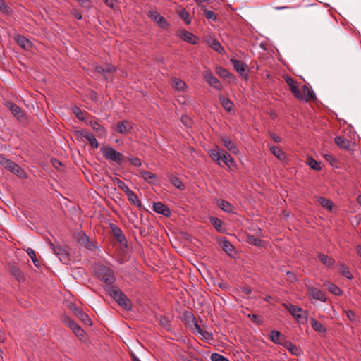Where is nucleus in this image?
<instances>
[{
	"label": "nucleus",
	"instance_id": "a211bd4d",
	"mask_svg": "<svg viewBox=\"0 0 361 361\" xmlns=\"http://www.w3.org/2000/svg\"><path fill=\"white\" fill-rule=\"evenodd\" d=\"M73 312L75 315L86 325L90 326L92 324L91 320L88 315L84 312L82 310L77 307L73 308Z\"/></svg>",
	"mask_w": 361,
	"mask_h": 361
},
{
	"label": "nucleus",
	"instance_id": "e433bc0d",
	"mask_svg": "<svg viewBox=\"0 0 361 361\" xmlns=\"http://www.w3.org/2000/svg\"><path fill=\"white\" fill-rule=\"evenodd\" d=\"M318 202L324 208L326 209L327 210L331 211L332 209L333 203L331 200L319 197L318 198Z\"/></svg>",
	"mask_w": 361,
	"mask_h": 361
},
{
	"label": "nucleus",
	"instance_id": "cd10ccee",
	"mask_svg": "<svg viewBox=\"0 0 361 361\" xmlns=\"http://www.w3.org/2000/svg\"><path fill=\"white\" fill-rule=\"evenodd\" d=\"M168 178L169 180H170V182L178 189L180 190H183L185 189V185L183 183V182L181 181V180L172 175V174H168Z\"/></svg>",
	"mask_w": 361,
	"mask_h": 361
},
{
	"label": "nucleus",
	"instance_id": "f257e3e1",
	"mask_svg": "<svg viewBox=\"0 0 361 361\" xmlns=\"http://www.w3.org/2000/svg\"><path fill=\"white\" fill-rule=\"evenodd\" d=\"M94 269L97 276L106 284L111 285L116 281L114 272L109 265L99 263Z\"/></svg>",
	"mask_w": 361,
	"mask_h": 361
},
{
	"label": "nucleus",
	"instance_id": "ea45409f",
	"mask_svg": "<svg viewBox=\"0 0 361 361\" xmlns=\"http://www.w3.org/2000/svg\"><path fill=\"white\" fill-rule=\"evenodd\" d=\"M339 272L343 276L348 278V279H353V275L350 273L349 268L347 266H345V264H341V266L339 267Z\"/></svg>",
	"mask_w": 361,
	"mask_h": 361
},
{
	"label": "nucleus",
	"instance_id": "052dcab7",
	"mask_svg": "<svg viewBox=\"0 0 361 361\" xmlns=\"http://www.w3.org/2000/svg\"><path fill=\"white\" fill-rule=\"evenodd\" d=\"M218 73L224 78L228 77L230 75V73L227 70L221 68H219Z\"/></svg>",
	"mask_w": 361,
	"mask_h": 361
},
{
	"label": "nucleus",
	"instance_id": "4d7b16f0",
	"mask_svg": "<svg viewBox=\"0 0 361 361\" xmlns=\"http://www.w3.org/2000/svg\"><path fill=\"white\" fill-rule=\"evenodd\" d=\"M0 11L4 13H9V8L4 0H0Z\"/></svg>",
	"mask_w": 361,
	"mask_h": 361
},
{
	"label": "nucleus",
	"instance_id": "f03ea898",
	"mask_svg": "<svg viewBox=\"0 0 361 361\" xmlns=\"http://www.w3.org/2000/svg\"><path fill=\"white\" fill-rule=\"evenodd\" d=\"M109 295L116 301V302L123 309L129 310L131 309V304L126 295L118 288L113 286L108 288Z\"/></svg>",
	"mask_w": 361,
	"mask_h": 361
},
{
	"label": "nucleus",
	"instance_id": "37998d69",
	"mask_svg": "<svg viewBox=\"0 0 361 361\" xmlns=\"http://www.w3.org/2000/svg\"><path fill=\"white\" fill-rule=\"evenodd\" d=\"M326 286L328 290L335 295H341L342 294V290L336 285L329 283Z\"/></svg>",
	"mask_w": 361,
	"mask_h": 361
},
{
	"label": "nucleus",
	"instance_id": "1a4fd4ad",
	"mask_svg": "<svg viewBox=\"0 0 361 361\" xmlns=\"http://www.w3.org/2000/svg\"><path fill=\"white\" fill-rule=\"evenodd\" d=\"M133 129L131 122L128 121H122L117 123L115 130L121 134H126Z\"/></svg>",
	"mask_w": 361,
	"mask_h": 361
},
{
	"label": "nucleus",
	"instance_id": "423d86ee",
	"mask_svg": "<svg viewBox=\"0 0 361 361\" xmlns=\"http://www.w3.org/2000/svg\"><path fill=\"white\" fill-rule=\"evenodd\" d=\"M111 229L115 238L123 245L127 247V240L123 231L115 224H111Z\"/></svg>",
	"mask_w": 361,
	"mask_h": 361
},
{
	"label": "nucleus",
	"instance_id": "72a5a7b5",
	"mask_svg": "<svg viewBox=\"0 0 361 361\" xmlns=\"http://www.w3.org/2000/svg\"><path fill=\"white\" fill-rule=\"evenodd\" d=\"M310 322H311V326L314 329V331H316L317 332H320V333L326 332V329L318 321L315 320L314 319H311Z\"/></svg>",
	"mask_w": 361,
	"mask_h": 361
},
{
	"label": "nucleus",
	"instance_id": "603ef678",
	"mask_svg": "<svg viewBox=\"0 0 361 361\" xmlns=\"http://www.w3.org/2000/svg\"><path fill=\"white\" fill-rule=\"evenodd\" d=\"M155 19L157 20V23L159 25L160 27L163 28H166L167 27L168 23L164 17L159 15H157L155 16Z\"/></svg>",
	"mask_w": 361,
	"mask_h": 361
},
{
	"label": "nucleus",
	"instance_id": "f3484780",
	"mask_svg": "<svg viewBox=\"0 0 361 361\" xmlns=\"http://www.w3.org/2000/svg\"><path fill=\"white\" fill-rule=\"evenodd\" d=\"M204 78H206L207 82L213 87L221 90V86L219 84V80L210 72L205 71Z\"/></svg>",
	"mask_w": 361,
	"mask_h": 361
},
{
	"label": "nucleus",
	"instance_id": "9d476101",
	"mask_svg": "<svg viewBox=\"0 0 361 361\" xmlns=\"http://www.w3.org/2000/svg\"><path fill=\"white\" fill-rule=\"evenodd\" d=\"M207 44L212 49H213L214 50H215L216 51H217L218 53L219 54H223L224 51V47L221 46V44H220V42L213 38L212 37H207L206 38V40H205Z\"/></svg>",
	"mask_w": 361,
	"mask_h": 361
},
{
	"label": "nucleus",
	"instance_id": "dca6fc26",
	"mask_svg": "<svg viewBox=\"0 0 361 361\" xmlns=\"http://www.w3.org/2000/svg\"><path fill=\"white\" fill-rule=\"evenodd\" d=\"M308 294L312 298L317 299L322 302H325L326 300L325 295L320 290L314 287L308 288Z\"/></svg>",
	"mask_w": 361,
	"mask_h": 361
},
{
	"label": "nucleus",
	"instance_id": "4468645a",
	"mask_svg": "<svg viewBox=\"0 0 361 361\" xmlns=\"http://www.w3.org/2000/svg\"><path fill=\"white\" fill-rule=\"evenodd\" d=\"M101 151L104 158H120L121 156L120 152L108 146L101 147Z\"/></svg>",
	"mask_w": 361,
	"mask_h": 361
},
{
	"label": "nucleus",
	"instance_id": "f704fd0d",
	"mask_svg": "<svg viewBox=\"0 0 361 361\" xmlns=\"http://www.w3.org/2000/svg\"><path fill=\"white\" fill-rule=\"evenodd\" d=\"M11 273L18 281H20L24 279L23 272L16 266L11 267Z\"/></svg>",
	"mask_w": 361,
	"mask_h": 361
},
{
	"label": "nucleus",
	"instance_id": "ddd939ff",
	"mask_svg": "<svg viewBox=\"0 0 361 361\" xmlns=\"http://www.w3.org/2000/svg\"><path fill=\"white\" fill-rule=\"evenodd\" d=\"M87 123L92 127L98 137H105L106 135V129L94 120H90Z\"/></svg>",
	"mask_w": 361,
	"mask_h": 361
},
{
	"label": "nucleus",
	"instance_id": "864d4df0",
	"mask_svg": "<svg viewBox=\"0 0 361 361\" xmlns=\"http://www.w3.org/2000/svg\"><path fill=\"white\" fill-rule=\"evenodd\" d=\"M204 15L208 20H212L215 21L216 20V16L215 13L212 11H209L205 8V6H203Z\"/></svg>",
	"mask_w": 361,
	"mask_h": 361
},
{
	"label": "nucleus",
	"instance_id": "bf43d9fd",
	"mask_svg": "<svg viewBox=\"0 0 361 361\" xmlns=\"http://www.w3.org/2000/svg\"><path fill=\"white\" fill-rule=\"evenodd\" d=\"M53 166L56 169H59L63 166V164L59 159H51Z\"/></svg>",
	"mask_w": 361,
	"mask_h": 361
},
{
	"label": "nucleus",
	"instance_id": "680f3d73",
	"mask_svg": "<svg viewBox=\"0 0 361 361\" xmlns=\"http://www.w3.org/2000/svg\"><path fill=\"white\" fill-rule=\"evenodd\" d=\"M182 122L186 126H190L191 125V120L190 118L187 116H183L181 118Z\"/></svg>",
	"mask_w": 361,
	"mask_h": 361
},
{
	"label": "nucleus",
	"instance_id": "b1692460",
	"mask_svg": "<svg viewBox=\"0 0 361 361\" xmlns=\"http://www.w3.org/2000/svg\"><path fill=\"white\" fill-rule=\"evenodd\" d=\"M271 341L275 344L283 345L286 341L283 336L278 331H272L270 335Z\"/></svg>",
	"mask_w": 361,
	"mask_h": 361
},
{
	"label": "nucleus",
	"instance_id": "a18cd8bd",
	"mask_svg": "<svg viewBox=\"0 0 361 361\" xmlns=\"http://www.w3.org/2000/svg\"><path fill=\"white\" fill-rule=\"evenodd\" d=\"M179 16L183 20L186 24L189 25L191 23V19L188 12L185 9H182L179 13Z\"/></svg>",
	"mask_w": 361,
	"mask_h": 361
},
{
	"label": "nucleus",
	"instance_id": "f8f14e48",
	"mask_svg": "<svg viewBox=\"0 0 361 361\" xmlns=\"http://www.w3.org/2000/svg\"><path fill=\"white\" fill-rule=\"evenodd\" d=\"M300 97H296L298 99L300 100H305L306 102L313 100L316 99V96L314 93L309 90V87L307 85H304L302 86V91H300Z\"/></svg>",
	"mask_w": 361,
	"mask_h": 361
},
{
	"label": "nucleus",
	"instance_id": "4be33fe9",
	"mask_svg": "<svg viewBox=\"0 0 361 361\" xmlns=\"http://www.w3.org/2000/svg\"><path fill=\"white\" fill-rule=\"evenodd\" d=\"M216 164L221 167H228L230 170H234L236 168L235 159H216Z\"/></svg>",
	"mask_w": 361,
	"mask_h": 361
},
{
	"label": "nucleus",
	"instance_id": "e2e57ef3",
	"mask_svg": "<svg viewBox=\"0 0 361 361\" xmlns=\"http://www.w3.org/2000/svg\"><path fill=\"white\" fill-rule=\"evenodd\" d=\"M26 252L27 254V255L31 258V259H34L36 257V255H35V252L33 249L32 248H28L27 250H26Z\"/></svg>",
	"mask_w": 361,
	"mask_h": 361
},
{
	"label": "nucleus",
	"instance_id": "09e8293b",
	"mask_svg": "<svg viewBox=\"0 0 361 361\" xmlns=\"http://www.w3.org/2000/svg\"><path fill=\"white\" fill-rule=\"evenodd\" d=\"M247 242L250 245H253L255 246H261L262 245V241L259 238L253 236V235H248L247 237Z\"/></svg>",
	"mask_w": 361,
	"mask_h": 361
},
{
	"label": "nucleus",
	"instance_id": "774afa93",
	"mask_svg": "<svg viewBox=\"0 0 361 361\" xmlns=\"http://www.w3.org/2000/svg\"><path fill=\"white\" fill-rule=\"evenodd\" d=\"M204 338L211 339L212 338V335L207 331H203V334H200Z\"/></svg>",
	"mask_w": 361,
	"mask_h": 361
},
{
	"label": "nucleus",
	"instance_id": "6e6552de",
	"mask_svg": "<svg viewBox=\"0 0 361 361\" xmlns=\"http://www.w3.org/2000/svg\"><path fill=\"white\" fill-rule=\"evenodd\" d=\"M285 81L288 85L291 93L295 96V97H301L300 90L297 86V82L289 76L285 77Z\"/></svg>",
	"mask_w": 361,
	"mask_h": 361
},
{
	"label": "nucleus",
	"instance_id": "3c124183",
	"mask_svg": "<svg viewBox=\"0 0 361 361\" xmlns=\"http://www.w3.org/2000/svg\"><path fill=\"white\" fill-rule=\"evenodd\" d=\"M269 149L271 152V153L276 157V158H281V155L282 154V151L279 147L270 146Z\"/></svg>",
	"mask_w": 361,
	"mask_h": 361
},
{
	"label": "nucleus",
	"instance_id": "c9c22d12",
	"mask_svg": "<svg viewBox=\"0 0 361 361\" xmlns=\"http://www.w3.org/2000/svg\"><path fill=\"white\" fill-rule=\"evenodd\" d=\"M210 223L212 224V226L219 232L223 231L222 228V221L217 217L212 216L209 218Z\"/></svg>",
	"mask_w": 361,
	"mask_h": 361
},
{
	"label": "nucleus",
	"instance_id": "393cba45",
	"mask_svg": "<svg viewBox=\"0 0 361 361\" xmlns=\"http://www.w3.org/2000/svg\"><path fill=\"white\" fill-rule=\"evenodd\" d=\"M180 37L184 41L190 42L192 44H195L197 43L196 37L191 32L186 30H182L180 33Z\"/></svg>",
	"mask_w": 361,
	"mask_h": 361
},
{
	"label": "nucleus",
	"instance_id": "2f4dec72",
	"mask_svg": "<svg viewBox=\"0 0 361 361\" xmlns=\"http://www.w3.org/2000/svg\"><path fill=\"white\" fill-rule=\"evenodd\" d=\"M171 85H172L173 88L178 90V91L184 90L186 87V85L184 81H183L182 80L179 79V78H173L172 79Z\"/></svg>",
	"mask_w": 361,
	"mask_h": 361
},
{
	"label": "nucleus",
	"instance_id": "39448f33",
	"mask_svg": "<svg viewBox=\"0 0 361 361\" xmlns=\"http://www.w3.org/2000/svg\"><path fill=\"white\" fill-rule=\"evenodd\" d=\"M62 321L65 325H66L71 329L73 330L74 334L78 338H82L84 336V330L77 323L73 321L69 317L64 316L62 319Z\"/></svg>",
	"mask_w": 361,
	"mask_h": 361
},
{
	"label": "nucleus",
	"instance_id": "6ab92c4d",
	"mask_svg": "<svg viewBox=\"0 0 361 361\" xmlns=\"http://www.w3.org/2000/svg\"><path fill=\"white\" fill-rule=\"evenodd\" d=\"M221 142H223L224 147L231 153L233 154H236L238 153V147L230 138L225 136L222 137Z\"/></svg>",
	"mask_w": 361,
	"mask_h": 361
},
{
	"label": "nucleus",
	"instance_id": "79ce46f5",
	"mask_svg": "<svg viewBox=\"0 0 361 361\" xmlns=\"http://www.w3.org/2000/svg\"><path fill=\"white\" fill-rule=\"evenodd\" d=\"M307 164L310 167L316 171H320L322 169L321 162L318 161L317 159H307Z\"/></svg>",
	"mask_w": 361,
	"mask_h": 361
},
{
	"label": "nucleus",
	"instance_id": "a878e982",
	"mask_svg": "<svg viewBox=\"0 0 361 361\" xmlns=\"http://www.w3.org/2000/svg\"><path fill=\"white\" fill-rule=\"evenodd\" d=\"M232 64L233 65V67L235 70L243 75L245 71L247 68V65L245 64L243 62L237 60V59H231V60Z\"/></svg>",
	"mask_w": 361,
	"mask_h": 361
},
{
	"label": "nucleus",
	"instance_id": "7c9ffc66",
	"mask_svg": "<svg viewBox=\"0 0 361 361\" xmlns=\"http://www.w3.org/2000/svg\"><path fill=\"white\" fill-rule=\"evenodd\" d=\"M217 205L226 212L231 213L233 212V206L227 201L224 200H218Z\"/></svg>",
	"mask_w": 361,
	"mask_h": 361
},
{
	"label": "nucleus",
	"instance_id": "58836bf2",
	"mask_svg": "<svg viewBox=\"0 0 361 361\" xmlns=\"http://www.w3.org/2000/svg\"><path fill=\"white\" fill-rule=\"evenodd\" d=\"M215 156L216 158H228V157H230V155L228 154L227 152L224 151V149H218L217 152L216 150H214L212 152L211 157L212 158H214L213 157Z\"/></svg>",
	"mask_w": 361,
	"mask_h": 361
},
{
	"label": "nucleus",
	"instance_id": "49530a36",
	"mask_svg": "<svg viewBox=\"0 0 361 361\" xmlns=\"http://www.w3.org/2000/svg\"><path fill=\"white\" fill-rule=\"evenodd\" d=\"M17 41L18 44L24 49H27L30 45V41L22 36H19L17 39Z\"/></svg>",
	"mask_w": 361,
	"mask_h": 361
},
{
	"label": "nucleus",
	"instance_id": "0e129e2a",
	"mask_svg": "<svg viewBox=\"0 0 361 361\" xmlns=\"http://www.w3.org/2000/svg\"><path fill=\"white\" fill-rule=\"evenodd\" d=\"M192 329L199 334H203V330L200 328L196 322H194Z\"/></svg>",
	"mask_w": 361,
	"mask_h": 361
},
{
	"label": "nucleus",
	"instance_id": "aec40b11",
	"mask_svg": "<svg viewBox=\"0 0 361 361\" xmlns=\"http://www.w3.org/2000/svg\"><path fill=\"white\" fill-rule=\"evenodd\" d=\"M80 135L81 137L85 138L92 147H98L99 145L97 139L94 137V135H92L90 133L85 130H82L80 132Z\"/></svg>",
	"mask_w": 361,
	"mask_h": 361
},
{
	"label": "nucleus",
	"instance_id": "a19ab883",
	"mask_svg": "<svg viewBox=\"0 0 361 361\" xmlns=\"http://www.w3.org/2000/svg\"><path fill=\"white\" fill-rule=\"evenodd\" d=\"M283 347L287 348L291 353L296 355L298 352L297 346L291 342L284 341L282 345Z\"/></svg>",
	"mask_w": 361,
	"mask_h": 361
},
{
	"label": "nucleus",
	"instance_id": "7ed1b4c3",
	"mask_svg": "<svg viewBox=\"0 0 361 361\" xmlns=\"http://www.w3.org/2000/svg\"><path fill=\"white\" fill-rule=\"evenodd\" d=\"M285 307L299 323L304 324L307 322L306 312L301 307L292 304L286 305Z\"/></svg>",
	"mask_w": 361,
	"mask_h": 361
},
{
	"label": "nucleus",
	"instance_id": "5fc2aeb1",
	"mask_svg": "<svg viewBox=\"0 0 361 361\" xmlns=\"http://www.w3.org/2000/svg\"><path fill=\"white\" fill-rule=\"evenodd\" d=\"M211 360L212 361H229L224 356L219 353H212L211 355Z\"/></svg>",
	"mask_w": 361,
	"mask_h": 361
},
{
	"label": "nucleus",
	"instance_id": "5701e85b",
	"mask_svg": "<svg viewBox=\"0 0 361 361\" xmlns=\"http://www.w3.org/2000/svg\"><path fill=\"white\" fill-rule=\"evenodd\" d=\"M6 106L9 109L11 112L17 118H20L23 116L21 109L16 104L11 102H6Z\"/></svg>",
	"mask_w": 361,
	"mask_h": 361
},
{
	"label": "nucleus",
	"instance_id": "20e7f679",
	"mask_svg": "<svg viewBox=\"0 0 361 361\" xmlns=\"http://www.w3.org/2000/svg\"><path fill=\"white\" fill-rule=\"evenodd\" d=\"M49 245L50 248L52 249L54 253L59 257L60 261H61L63 264H67L69 262V255L66 249L59 245H54L51 242H49Z\"/></svg>",
	"mask_w": 361,
	"mask_h": 361
},
{
	"label": "nucleus",
	"instance_id": "c756f323",
	"mask_svg": "<svg viewBox=\"0 0 361 361\" xmlns=\"http://www.w3.org/2000/svg\"><path fill=\"white\" fill-rule=\"evenodd\" d=\"M126 195L128 196V199L131 203L135 204L138 208L142 207V204L140 200L133 190H130L128 191Z\"/></svg>",
	"mask_w": 361,
	"mask_h": 361
},
{
	"label": "nucleus",
	"instance_id": "0eeeda50",
	"mask_svg": "<svg viewBox=\"0 0 361 361\" xmlns=\"http://www.w3.org/2000/svg\"><path fill=\"white\" fill-rule=\"evenodd\" d=\"M95 70L97 73L101 74L106 80L109 78V74H112L115 73L116 71V68L111 64H106L105 65V66H96Z\"/></svg>",
	"mask_w": 361,
	"mask_h": 361
},
{
	"label": "nucleus",
	"instance_id": "473e14b6",
	"mask_svg": "<svg viewBox=\"0 0 361 361\" xmlns=\"http://www.w3.org/2000/svg\"><path fill=\"white\" fill-rule=\"evenodd\" d=\"M318 257H319V261L323 264H324L325 266H326L328 267H331L334 264V260L331 257H330L324 254H319Z\"/></svg>",
	"mask_w": 361,
	"mask_h": 361
},
{
	"label": "nucleus",
	"instance_id": "de8ad7c7",
	"mask_svg": "<svg viewBox=\"0 0 361 361\" xmlns=\"http://www.w3.org/2000/svg\"><path fill=\"white\" fill-rule=\"evenodd\" d=\"M141 176L146 180L150 182L151 180L155 179V175L147 171H140Z\"/></svg>",
	"mask_w": 361,
	"mask_h": 361
},
{
	"label": "nucleus",
	"instance_id": "c03bdc74",
	"mask_svg": "<svg viewBox=\"0 0 361 361\" xmlns=\"http://www.w3.org/2000/svg\"><path fill=\"white\" fill-rule=\"evenodd\" d=\"M14 164L11 159H0V165L10 171L12 170Z\"/></svg>",
	"mask_w": 361,
	"mask_h": 361
},
{
	"label": "nucleus",
	"instance_id": "8fccbe9b",
	"mask_svg": "<svg viewBox=\"0 0 361 361\" xmlns=\"http://www.w3.org/2000/svg\"><path fill=\"white\" fill-rule=\"evenodd\" d=\"M115 182L116 183L118 187L123 190L125 193L126 194L128 191L130 190V189L128 188V186L124 183V181L116 178Z\"/></svg>",
	"mask_w": 361,
	"mask_h": 361
},
{
	"label": "nucleus",
	"instance_id": "338daca9",
	"mask_svg": "<svg viewBox=\"0 0 361 361\" xmlns=\"http://www.w3.org/2000/svg\"><path fill=\"white\" fill-rule=\"evenodd\" d=\"M73 16L75 18L80 20L82 18V13H80L78 11H74Z\"/></svg>",
	"mask_w": 361,
	"mask_h": 361
},
{
	"label": "nucleus",
	"instance_id": "2eb2a0df",
	"mask_svg": "<svg viewBox=\"0 0 361 361\" xmlns=\"http://www.w3.org/2000/svg\"><path fill=\"white\" fill-rule=\"evenodd\" d=\"M153 209L157 213L161 214L167 217L171 214L169 208L160 202H154L153 205Z\"/></svg>",
	"mask_w": 361,
	"mask_h": 361
},
{
	"label": "nucleus",
	"instance_id": "6e6d98bb",
	"mask_svg": "<svg viewBox=\"0 0 361 361\" xmlns=\"http://www.w3.org/2000/svg\"><path fill=\"white\" fill-rule=\"evenodd\" d=\"M345 313H346V316H347L348 319L350 322H355L357 321L356 314L353 311L347 310V311H345Z\"/></svg>",
	"mask_w": 361,
	"mask_h": 361
},
{
	"label": "nucleus",
	"instance_id": "4c0bfd02",
	"mask_svg": "<svg viewBox=\"0 0 361 361\" xmlns=\"http://www.w3.org/2000/svg\"><path fill=\"white\" fill-rule=\"evenodd\" d=\"M11 171L16 174L19 178H23L26 177L25 172L16 163L13 166H12V170Z\"/></svg>",
	"mask_w": 361,
	"mask_h": 361
},
{
	"label": "nucleus",
	"instance_id": "13d9d810",
	"mask_svg": "<svg viewBox=\"0 0 361 361\" xmlns=\"http://www.w3.org/2000/svg\"><path fill=\"white\" fill-rule=\"evenodd\" d=\"M73 112L78 119L82 120V121L85 120V118L83 117V114H82V111L80 110V109H79L78 107H75L73 109Z\"/></svg>",
	"mask_w": 361,
	"mask_h": 361
},
{
	"label": "nucleus",
	"instance_id": "bb28decb",
	"mask_svg": "<svg viewBox=\"0 0 361 361\" xmlns=\"http://www.w3.org/2000/svg\"><path fill=\"white\" fill-rule=\"evenodd\" d=\"M335 142L340 148L342 149H348L350 147V140L341 136H337L335 137Z\"/></svg>",
	"mask_w": 361,
	"mask_h": 361
},
{
	"label": "nucleus",
	"instance_id": "412c9836",
	"mask_svg": "<svg viewBox=\"0 0 361 361\" xmlns=\"http://www.w3.org/2000/svg\"><path fill=\"white\" fill-rule=\"evenodd\" d=\"M219 245L222 250L229 256H232L234 251L233 245L226 238H221L219 240Z\"/></svg>",
	"mask_w": 361,
	"mask_h": 361
},
{
	"label": "nucleus",
	"instance_id": "9b49d317",
	"mask_svg": "<svg viewBox=\"0 0 361 361\" xmlns=\"http://www.w3.org/2000/svg\"><path fill=\"white\" fill-rule=\"evenodd\" d=\"M75 238L78 243L88 249L91 250L94 247L93 244L90 241L88 236L82 232L78 233L75 235Z\"/></svg>",
	"mask_w": 361,
	"mask_h": 361
},
{
	"label": "nucleus",
	"instance_id": "c85d7f7f",
	"mask_svg": "<svg viewBox=\"0 0 361 361\" xmlns=\"http://www.w3.org/2000/svg\"><path fill=\"white\" fill-rule=\"evenodd\" d=\"M219 99L221 102V104L226 111L230 112L232 111L233 104L231 102V100H230L228 98H226L223 95H219Z\"/></svg>",
	"mask_w": 361,
	"mask_h": 361
},
{
	"label": "nucleus",
	"instance_id": "69168bd1",
	"mask_svg": "<svg viewBox=\"0 0 361 361\" xmlns=\"http://www.w3.org/2000/svg\"><path fill=\"white\" fill-rule=\"evenodd\" d=\"M131 164L134 165L135 166H141V161L140 159H130Z\"/></svg>",
	"mask_w": 361,
	"mask_h": 361
}]
</instances>
